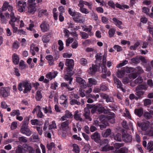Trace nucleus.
<instances>
[{
    "label": "nucleus",
    "instance_id": "nucleus-59",
    "mask_svg": "<svg viewBox=\"0 0 153 153\" xmlns=\"http://www.w3.org/2000/svg\"><path fill=\"white\" fill-rule=\"evenodd\" d=\"M79 10L82 13L85 14H88L89 12L87 9L84 8L83 7L82 8H80Z\"/></svg>",
    "mask_w": 153,
    "mask_h": 153
},
{
    "label": "nucleus",
    "instance_id": "nucleus-53",
    "mask_svg": "<svg viewBox=\"0 0 153 153\" xmlns=\"http://www.w3.org/2000/svg\"><path fill=\"white\" fill-rule=\"evenodd\" d=\"M58 44L59 46V51H61L64 48L63 43L61 40H59L58 41Z\"/></svg>",
    "mask_w": 153,
    "mask_h": 153
},
{
    "label": "nucleus",
    "instance_id": "nucleus-47",
    "mask_svg": "<svg viewBox=\"0 0 153 153\" xmlns=\"http://www.w3.org/2000/svg\"><path fill=\"white\" fill-rule=\"evenodd\" d=\"M57 127L56 124L55 123V122L54 121L52 122V123L49 125L48 126V128L49 130L51 129H56V128Z\"/></svg>",
    "mask_w": 153,
    "mask_h": 153
},
{
    "label": "nucleus",
    "instance_id": "nucleus-23",
    "mask_svg": "<svg viewBox=\"0 0 153 153\" xmlns=\"http://www.w3.org/2000/svg\"><path fill=\"white\" fill-rule=\"evenodd\" d=\"M117 76L120 78L123 77L125 74V68H123L121 70H119L117 72Z\"/></svg>",
    "mask_w": 153,
    "mask_h": 153
},
{
    "label": "nucleus",
    "instance_id": "nucleus-11",
    "mask_svg": "<svg viewBox=\"0 0 153 153\" xmlns=\"http://www.w3.org/2000/svg\"><path fill=\"white\" fill-rule=\"evenodd\" d=\"M76 81L78 83L80 87L82 89H85L86 88L87 85L86 82L85 80L82 78L77 77H76Z\"/></svg>",
    "mask_w": 153,
    "mask_h": 153
},
{
    "label": "nucleus",
    "instance_id": "nucleus-15",
    "mask_svg": "<svg viewBox=\"0 0 153 153\" xmlns=\"http://www.w3.org/2000/svg\"><path fill=\"white\" fill-rule=\"evenodd\" d=\"M123 140L126 143H131L132 141V137L128 134H124L122 135Z\"/></svg>",
    "mask_w": 153,
    "mask_h": 153
},
{
    "label": "nucleus",
    "instance_id": "nucleus-63",
    "mask_svg": "<svg viewBox=\"0 0 153 153\" xmlns=\"http://www.w3.org/2000/svg\"><path fill=\"white\" fill-rule=\"evenodd\" d=\"M18 139L21 142L26 143L27 142V140L26 139L25 137H19Z\"/></svg>",
    "mask_w": 153,
    "mask_h": 153
},
{
    "label": "nucleus",
    "instance_id": "nucleus-16",
    "mask_svg": "<svg viewBox=\"0 0 153 153\" xmlns=\"http://www.w3.org/2000/svg\"><path fill=\"white\" fill-rule=\"evenodd\" d=\"M91 138L97 143L100 142V135L97 132H96L92 134L91 136Z\"/></svg>",
    "mask_w": 153,
    "mask_h": 153
},
{
    "label": "nucleus",
    "instance_id": "nucleus-17",
    "mask_svg": "<svg viewBox=\"0 0 153 153\" xmlns=\"http://www.w3.org/2000/svg\"><path fill=\"white\" fill-rule=\"evenodd\" d=\"M84 111L83 115L85 119L88 120L89 121H91L92 119L90 116V111L89 109L86 107L84 108Z\"/></svg>",
    "mask_w": 153,
    "mask_h": 153
},
{
    "label": "nucleus",
    "instance_id": "nucleus-45",
    "mask_svg": "<svg viewBox=\"0 0 153 153\" xmlns=\"http://www.w3.org/2000/svg\"><path fill=\"white\" fill-rule=\"evenodd\" d=\"M42 96L40 91H38L36 92V98L37 101H40L42 98Z\"/></svg>",
    "mask_w": 153,
    "mask_h": 153
},
{
    "label": "nucleus",
    "instance_id": "nucleus-28",
    "mask_svg": "<svg viewBox=\"0 0 153 153\" xmlns=\"http://www.w3.org/2000/svg\"><path fill=\"white\" fill-rule=\"evenodd\" d=\"M108 89V87L104 84L102 83L100 85L99 89H98L97 91L95 90V89H94V91H97V92H99L101 91H107Z\"/></svg>",
    "mask_w": 153,
    "mask_h": 153
},
{
    "label": "nucleus",
    "instance_id": "nucleus-31",
    "mask_svg": "<svg viewBox=\"0 0 153 153\" xmlns=\"http://www.w3.org/2000/svg\"><path fill=\"white\" fill-rule=\"evenodd\" d=\"M117 153H127L128 152V149L126 147L122 148L116 150Z\"/></svg>",
    "mask_w": 153,
    "mask_h": 153
},
{
    "label": "nucleus",
    "instance_id": "nucleus-22",
    "mask_svg": "<svg viewBox=\"0 0 153 153\" xmlns=\"http://www.w3.org/2000/svg\"><path fill=\"white\" fill-rule=\"evenodd\" d=\"M82 16L80 13H77L73 17V19L76 22H80L82 21Z\"/></svg>",
    "mask_w": 153,
    "mask_h": 153
},
{
    "label": "nucleus",
    "instance_id": "nucleus-57",
    "mask_svg": "<svg viewBox=\"0 0 153 153\" xmlns=\"http://www.w3.org/2000/svg\"><path fill=\"white\" fill-rule=\"evenodd\" d=\"M131 60L132 62L136 64L140 62L139 59L137 57L133 58Z\"/></svg>",
    "mask_w": 153,
    "mask_h": 153
},
{
    "label": "nucleus",
    "instance_id": "nucleus-42",
    "mask_svg": "<svg viewBox=\"0 0 153 153\" xmlns=\"http://www.w3.org/2000/svg\"><path fill=\"white\" fill-rule=\"evenodd\" d=\"M10 114L12 116H14L16 115L18 116L20 115V114L19 110H14L10 113Z\"/></svg>",
    "mask_w": 153,
    "mask_h": 153
},
{
    "label": "nucleus",
    "instance_id": "nucleus-21",
    "mask_svg": "<svg viewBox=\"0 0 153 153\" xmlns=\"http://www.w3.org/2000/svg\"><path fill=\"white\" fill-rule=\"evenodd\" d=\"M23 146L24 148L27 150V152L28 153H35V150L31 146L27 144H24Z\"/></svg>",
    "mask_w": 153,
    "mask_h": 153
},
{
    "label": "nucleus",
    "instance_id": "nucleus-20",
    "mask_svg": "<svg viewBox=\"0 0 153 153\" xmlns=\"http://www.w3.org/2000/svg\"><path fill=\"white\" fill-rule=\"evenodd\" d=\"M86 107L88 109H91V112L92 114H94L97 111V105L87 104Z\"/></svg>",
    "mask_w": 153,
    "mask_h": 153
},
{
    "label": "nucleus",
    "instance_id": "nucleus-64",
    "mask_svg": "<svg viewBox=\"0 0 153 153\" xmlns=\"http://www.w3.org/2000/svg\"><path fill=\"white\" fill-rule=\"evenodd\" d=\"M144 116L147 119H150L152 117L150 114L148 112H145L144 114Z\"/></svg>",
    "mask_w": 153,
    "mask_h": 153
},
{
    "label": "nucleus",
    "instance_id": "nucleus-25",
    "mask_svg": "<svg viewBox=\"0 0 153 153\" xmlns=\"http://www.w3.org/2000/svg\"><path fill=\"white\" fill-rule=\"evenodd\" d=\"M146 133L149 136H153V123L150 124V126Z\"/></svg>",
    "mask_w": 153,
    "mask_h": 153
},
{
    "label": "nucleus",
    "instance_id": "nucleus-9",
    "mask_svg": "<svg viewBox=\"0 0 153 153\" xmlns=\"http://www.w3.org/2000/svg\"><path fill=\"white\" fill-rule=\"evenodd\" d=\"M0 93L3 97H7L10 95V88L8 87H2L0 89Z\"/></svg>",
    "mask_w": 153,
    "mask_h": 153
},
{
    "label": "nucleus",
    "instance_id": "nucleus-56",
    "mask_svg": "<svg viewBox=\"0 0 153 153\" xmlns=\"http://www.w3.org/2000/svg\"><path fill=\"white\" fill-rule=\"evenodd\" d=\"M116 50L117 52H119L123 50L122 48L118 45H115L113 47Z\"/></svg>",
    "mask_w": 153,
    "mask_h": 153
},
{
    "label": "nucleus",
    "instance_id": "nucleus-48",
    "mask_svg": "<svg viewBox=\"0 0 153 153\" xmlns=\"http://www.w3.org/2000/svg\"><path fill=\"white\" fill-rule=\"evenodd\" d=\"M43 110L44 111L45 113L46 114L47 113H49L50 114L52 113V111L51 110V108L50 106L48 107H43L42 108Z\"/></svg>",
    "mask_w": 153,
    "mask_h": 153
},
{
    "label": "nucleus",
    "instance_id": "nucleus-61",
    "mask_svg": "<svg viewBox=\"0 0 153 153\" xmlns=\"http://www.w3.org/2000/svg\"><path fill=\"white\" fill-rule=\"evenodd\" d=\"M73 41V39L70 37L68 38L66 40V46H68L70 44L72 43Z\"/></svg>",
    "mask_w": 153,
    "mask_h": 153
},
{
    "label": "nucleus",
    "instance_id": "nucleus-4",
    "mask_svg": "<svg viewBox=\"0 0 153 153\" xmlns=\"http://www.w3.org/2000/svg\"><path fill=\"white\" fill-rule=\"evenodd\" d=\"M5 16L7 18H10V19L9 22L10 24H15L14 23L16 22H18L19 21V18L16 17L14 15V13H9L6 12L5 13Z\"/></svg>",
    "mask_w": 153,
    "mask_h": 153
},
{
    "label": "nucleus",
    "instance_id": "nucleus-12",
    "mask_svg": "<svg viewBox=\"0 0 153 153\" xmlns=\"http://www.w3.org/2000/svg\"><path fill=\"white\" fill-rule=\"evenodd\" d=\"M97 111L99 114H101L103 113L105 114H108L110 112L109 110H106L104 107H103L100 104L97 105Z\"/></svg>",
    "mask_w": 153,
    "mask_h": 153
},
{
    "label": "nucleus",
    "instance_id": "nucleus-44",
    "mask_svg": "<svg viewBox=\"0 0 153 153\" xmlns=\"http://www.w3.org/2000/svg\"><path fill=\"white\" fill-rule=\"evenodd\" d=\"M114 139L117 141H121L122 140L121 134L117 133L114 136Z\"/></svg>",
    "mask_w": 153,
    "mask_h": 153
},
{
    "label": "nucleus",
    "instance_id": "nucleus-54",
    "mask_svg": "<svg viewBox=\"0 0 153 153\" xmlns=\"http://www.w3.org/2000/svg\"><path fill=\"white\" fill-rule=\"evenodd\" d=\"M144 105L145 106L150 105L152 103L151 100L149 99H146L143 100Z\"/></svg>",
    "mask_w": 153,
    "mask_h": 153
},
{
    "label": "nucleus",
    "instance_id": "nucleus-50",
    "mask_svg": "<svg viewBox=\"0 0 153 153\" xmlns=\"http://www.w3.org/2000/svg\"><path fill=\"white\" fill-rule=\"evenodd\" d=\"M140 44L139 42H137L134 44V45H132L130 47V49L131 50H135L137 47L140 45Z\"/></svg>",
    "mask_w": 153,
    "mask_h": 153
},
{
    "label": "nucleus",
    "instance_id": "nucleus-55",
    "mask_svg": "<svg viewBox=\"0 0 153 153\" xmlns=\"http://www.w3.org/2000/svg\"><path fill=\"white\" fill-rule=\"evenodd\" d=\"M124 145V144L123 143H115L114 144V146L116 149H118L122 146Z\"/></svg>",
    "mask_w": 153,
    "mask_h": 153
},
{
    "label": "nucleus",
    "instance_id": "nucleus-7",
    "mask_svg": "<svg viewBox=\"0 0 153 153\" xmlns=\"http://www.w3.org/2000/svg\"><path fill=\"white\" fill-rule=\"evenodd\" d=\"M7 9L10 13H11V12L14 13L15 10L13 9V6L9 4V2L5 1L2 6V10L5 11Z\"/></svg>",
    "mask_w": 153,
    "mask_h": 153
},
{
    "label": "nucleus",
    "instance_id": "nucleus-10",
    "mask_svg": "<svg viewBox=\"0 0 153 153\" xmlns=\"http://www.w3.org/2000/svg\"><path fill=\"white\" fill-rule=\"evenodd\" d=\"M74 65V61L72 59H66L65 65L68 67L67 71L68 72L73 70Z\"/></svg>",
    "mask_w": 153,
    "mask_h": 153
},
{
    "label": "nucleus",
    "instance_id": "nucleus-39",
    "mask_svg": "<svg viewBox=\"0 0 153 153\" xmlns=\"http://www.w3.org/2000/svg\"><path fill=\"white\" fill-rule=\"evenodd\" d=\"M113 148V147H111V148H110L109 145H106L102 148L101 151L102 152L107 151L110 150H112Z\"/></svg>",
    "mask_w": 153,
    "mask_h": 153
},
{
    "label": "nucleus",
    "instance_id": "nucleus-51",
    "mask_svg": "<svg viewBox=\"0 0 153 153\" xmlns=\"http://www.w3.org/2000/svg\"><path fill=\"white\" fill-rule=\"evenodd\" d=\"M143 80L141 76H139L134 81L135 84H139L143 82Z\"/></svg>",
    "mask_w": 153,
    "mask_h": 153
},
{
    "label": "nucleus",
    "instance_id": "nucleus-41",
    "mask_svg": "<svg viewBox=\"0 0 153 153\" xmlns=\"http://www.w3.org/2000/svg\"><path fill=\"white\" fill-rule=\"evenodd\" d=\"M24 150V149L22 146L18 145L16 150V153H23V151Z\"/></svg>",
    "mask_w": 153,
    "mask_h": 153
},
{
    "label": "nucleus",
    "instance_id": "nucleus-34",
    "mask_svg": "<svg viewBox=\"0 0 153 153\" xmlns=\"http://www.w3.org/2000/svg\"><path fill=\"white\" fill-rule=\"evenodd\" d=\"M47 148L48 151H51L52 148H55V146L54 143L52 142L50 143H48L47 145Z\"/></svg>",
    "mask_w": 153,
    "mask_h": 153
},
{
    "label": "nucleus",
    "instance_id": "nucleus-1",
    "mask_svg": "<svg viewBox=\"0 0 153 153\" xmlns=\"http://www.w3.org/2000/svg\"><path fill=\"white\" fill-rule=\"evenodd\" d=\"M29 119L27 117L24 119L20 129V132L22 134H25L27 136H30L32 134V131L28 128Z\"/></svg>",
    "mask_w": 153,
    "mask_h": 153
},
{
    "label": "nucleus",
    "instance_id": "nucleus-43",
    "mask_svg": "<svg viewBox=\"0 0 153 153\" xmlns=\"http://www.w3.org/2000/svg\"><path fill=\"white\" fill-rule=\"evenodd\" d=\"M64 79L67 81H69L68 84H71V82L73 80V78L69 75L66 74L64 76Z\"/></svg>",
    "mask_w": 153,
    "mask_h": 153
},
{
    "label": "nucleus",
    "instance_id": "nucleus-8",
    "mask_svg": "<svg viewBox=\"0 0 153 153\" xmlns=\"http://www.w3.org/2000/svg\"><path fill=\"white\" fill-rule=\"evenodd\" d=\"M18 5V10L19 11L22 12L25 11L26 6V3L23 0H16Z\"/></svg>",
    "mask_w": 153,
    "mask_h": 153
},
{
    "label": "nucleus",
    "instance_id": "nucleus-14",
    "mask_svg": "<svg viewBox=\"0 0 153 153\" xmlns=\"http://www.w3.org/2000/svg\"><path fill=\"white\" fill-rule=\"evenodd\" d=\"M40 27L41 31L43 32H47L49 29V26L48 23L45 22H43L40 24Z\"/></svg>",
    "mask_w": 153,
    "mask_h": 153
},
{
    "label": "nucleus",
    "instance_id": "nucleus-38",
    "mask_svg": "<svg viewBox=\"0 0 153 153\" xmlns=\"http://www.w3.org/2000/svg\"><path fill=\"white\" fill-rule=\"evenodd\" d=\"M68 119L72 118L73 117V115L69 111L67 110L65 111V114Z\"/></svg>",
    "mask_w": 153,
    "mask_h": 153
},
{
    "label": "nucleus",
    "instance_id": "nucleus-24",
    "mask_svg": "<svg viewBox=\"0 0 153 153\" xmlns=\"http://www.w3.org/2000/svg\"><path fill=\"white\" fill-rule=\"evenodd\" d=\"M115 114L114 113H111L108 115L107 117V119L109 121L112 123H115Z\"/></svg>",
    "mask_w": 153,
    "mask_h": 153
},
{
    "label": "nucleus",
    "instance_id": "nucleus-32",
    "mask_svg": "<svg viewBox=\"0 0 153 153\" xmlns=\"http://www.w3.org/2000/svg\"><path fill=\"white\" fill-rule=\"evenodd\" d=\"M148 26L147 29L149 33L152 34H153V25L150 22H148Z\"/></svg>",
    "mask_w": 153,
    "mask_h": 153
},
{
    "label": "nucleus",
    "instance_id": "nucleus-37",
    "mask_svg": "<svg viewBox=\"0 0 153 153\" xmlns=\"http://www.w3.org/2000/svg\"><path fill=\"white\" fill-rule=\"evenodd\" d=\"M88 82L91 85H95L97 84V81L95 79L90 78L88 79Z\"/></svg>",
    "mask_w": 153,
    "mask_h": 153
},
{
    "label": "nucleus",
    "instance_id": "nucleus-62",
    "mask_svg": "<svg viewBox=\"0 0 153 153\" xmlns=\"http://www.w3.org/2000/svg\"><path fill=\"white\" fill-rule=\"evenodd\" d=\"M128 61L125 60V61H123L122 62L120 63V64H118L117 65V68H120L123 66L124 65H125L126 64L128 63Z\"/></svg>",
    "mask_w": 153,
    "mask_h": 153
},
{
    "label": "nucleus",
    "instance_id": "nucleus-60",
    "mask_svg": "<svg viewBox=\"0 0 153 153\" xmlns=\"http://www.w3.org/2000/svg\"><path fill=\"white\" fill-rule=\"evenodd\" d=\"M42 41L44 43H48L49 41L48 37L46 36H44L42 38Z\"/></svg>",
    "mask_w": 153,
    "mask_h": 153
},
{
    "label": "nucleus",
    "instance_id": "nucleus-29",
    "mask_svg": "<svg viewBox=\"0 0 153 153\" xmlns=\"http://www.w3.org/2000/svg\"><path fill=\"white\" fill-rule=\"evenodd\" d=\"M113 20L115 24L120 29L123 28L121 26V25L122 24V22L121 21L118 20L116 18H113Z\"/></svg>",
    "mask_w": 153,
    "mask_h": 153
},
{
    "label": "nucleus",
    "instance_id": "nucleus-6",
    "mask_svg": "<svg viewBox=\"0 0 153 153\" xmlns=\"http://www.w3.org/2000/svg\"><path fill=\"white\" fill-rule=\"evenodd\" d=\"M71 122L69 120H67L61 123L59 127L60 130L62 132L68 131L69 129V125Z\"/></svg>",
    "mask_w": 153,
    "mask_h": 153
},
{
    "label": "nucleus",
    "instance_id": "nucleus-36",
    "mask_svg": "<svg viewBox=\"0 0 153 153\" xmlns=\"http://www.w3.org/2000/svg\"><path fill=\"white\" fill-rule=\"evenodd\" d=\"M102 72L103 74L107 75V76L110 75L111 73L109 71L107 72V68L105 66L102 67Z\"/></svg>",
    "mask_w": 153,
    "mask_h": 153
},
{
    "label": "nucleus",
    "instance_id": "nucleus-18",
    "mask_svg": "<svg viewBox=\"0 0 153 153\" xmlns=\"http://www.w3.org/2000/svg\"><path fill=\"white\" fill-rule=\"evenodd\" d=\"M73 116L74 118L76 121H79L80 122L84 121L83 119L81 117V114L79 113L78 111L74 112Z\"/></svg>",
    "mask_w": 153,
    "mask_h": 153
},
{
    "label": "nucleus",
    "instance_id": "nucleus-30",
    "mask_svg": "<svg viewBox=\"0 0 153 153\" xmlns=\"http://www.w3.org/2000/svg\"><path fill=\"white\" fill-rule=\"evenodd\" d=\"M134 113L139 117H141L143 113V110L142 108L135 109L134 110Z\"/></svg>",
    "mask_w": 153,
    "mask_h": 153
},
{
    "label": "nucleus",
    "instance_id": "nucleus-58",
    "mask_svg": "<svg viewBox=\"0 0 153 153\" xmlns=\"http://www.w3.org/2000/svg\"><path fill=\"white\" fill-rule=\"evenodd\" d=\"M80 34L82 39H86L88 38V34L85 32H81Z\"/></svg>",
    "mask_w": 153,
    "mask_h": 153
},
{
    "label": "nucleus",
    "instance_id": "nucleus-5",
    "mask_svg": "<svg viewBox=\"0 0 153 153\" xmlns=\"http://www.w3.org/2000/svg\"><path fill=\"white\" fill-rule=\"evenodd\" d=\"M150 125L149 123L147 121L142 123L138 122L137 123L138 126L140 128L142 131H145L146 133Z\"/></svg>",
    "mask_w": 153,
    "mask_h": 153
},
{
    "label": "nucleus",
    "instance_id": "nucleus-46",
    "mask_svg": "<svg viewBox=\"0 0 153 153\" xmlns=\"http://www.w3.org/2000/svg\"><path fill=\"white\" fill-rule=\"evenodd\" d=\"M70 103L72 105H74L75 104L79 105L81 104V103L79 101L74 99H72L70 101Z\"/></svg>",
    "mask_w": 153,
    "mask_h": 153
},
{
    "label": "nucleus",
    "instance_id": "nucleus-13",
    "mask_svg": "<svg viewBox=\"0 0 153 153\" xmlns=\"http://www.w3.org/2000/svg\"><path fill=\"white\" fill-rule=\"evenodd\" d=\"M99 67L96 65H92L88 71V73L90 74L93 75L98 71Z\"/></svg>",
    "mask_w": 153,
    "mask_h": 153
},
{
    "label": "nucleus",
    "instance_id": "nucleus-52",
    "mask_svg": "<svg viewBox=\"0 0 153 153\" xmlns=\"http://www.w3.org/2000/svg\"><path fill=\"white\" fill-rule=\"evenodd\" d=\"M73 151L76 153H79V149L78 146L76 144H74L73 145Z\"/></svg>",
    "mask_w": 153,
    "mask_h": 153
},
{
    "label": "nucleus",
    "instance_id": "nucleus-35",
    "mask_svg": "<svg viewBox=\"0 0 153 153\" xmlns=\"http://www.w3.org/2000/svg\"><path fill=\"white\" fill-rule=\"evenodd\" d=\"M111 131L110 128L107 129L105 132L102 133L103 136L105 137H107L111 134Z\"/></svg>",
    "mask_w": 153,
    "mask_h": 153
},
{
    "label": "nucleus",
    "instance_id": "nucleus-33",
    "mask_svg": "<svg viewBox=\"0 0 153 153\" xmlns=\"http://www.w3.org/2000/svg\"><path fill=\"white\" fill-rule=\"evenodd\" d=\"M13 61L14 64H17L19 61V58L18 56L16 54L13 55Z\"/></svg>",
    "mask_w": 153,
    "mask_h": 153
},
{
    "label": "nucleus",
    "instance_id": "nucleus-27",
    "mask_svg": "<svg viewBox=\"0 0 153 153\" xmlns=\"http://www.w3.org/2000/svg\"><path fill=\"white\" fill-rule=\"evenodd\" d=\"M58 74L57 71H54L53 73L51 72L48 73L46 76L47 78L50 79L51 80L52 79L54 78L57 76Z\"/></svg>",
    "mask_w": 153,
    "mask_h": 153
},
{
    "label": "nucleus",
    "instance_id": "nucleus-19",
    "mask_svg": "<svg viewBox=\"0 0 153 153\" xmlns=\"http://www.w3.org/2000/svg\"><path fill=\"white\" fill-rule=\"evenodd\" d=\"M114 79L115 83L117 85V87L118 88H119L122 90L123 92H125L126 90L122 87V84L121 81L116 77H114Z\"/></svg>",
    "mask_w": 153,
    "mask_h": 153
},
{
    "label": "nucleus",
    "instance_id": "nucleus-26",
    "mask_svg": "<svg viewBox=\"0 0 153 153\" xmlns=\"http://www.w3.org/2000/svg\"><path fill=\"white\" fill-rule=\"evenodd\" d=\"M36 10L35 4H30L28 7V12L30 13H33Z\"/></svg>",
    "mask_w": 153,
    "mask_h": 153
},
{
    "label": "nucleus",
    "instance_id": "nucleus-40",
    "mask_svg": "<svg viewBox=\"0 0 153 153\" xmlns=\"http://www.w3.org/2000/svg\"><path fill=\"white\" fill-rule=\"evenodd\" d=\"M147 149L149 150V152L153 150V142L150 141L148 143L147 147Z\"/></svg>",
    "mask_w": 153,
    "mask_h": 153
},
{
    "label": "nucleus",
    "instance_id": "nucleus-3",
    "mask_svg": "<svg viewBox=\"0 0 153 153\" xmlns=\"http://www.w3.org/2000/svg\"><path fill=\"white\" fill-rule=\"evenodd\" d=\"M147 87L146 85H138L136 88L135 91L136 95L139 97V98H141L144 94V92L143 90H146Z\"/></svg>",
    "mask_w": 153,
    "mask_h": 153
},
{
    "label": "nucleus",
    "instance_id": "nucleus-49",
    "mask_svg": "<svg viewBox=\"0 0 153 153\" xmlns=\"http://www.w3.org/2000/svg\"><path fill=\"white\" fill-rule=\"evenodd\" d=\"M116 30L114 28H111L108 31V34L109 36L110 37H113L115 33Z\"/></svg>",
    "mask_w": 153,
    "mask_h": 153
},
{
    "label": "nucleus",
    "instance_id": "nucleus-2",
    "mask_svg": "<svg viewBox=\"0 0 153 153\" xmlns=\"http://www.w3.org/2000/svg\"><path fill=\"white\" fill-rule=\"evenodd\" d=\"M30 84L28 81H24L19 84L18 89L20 91H23V93L26 94L30 91L31 89Z\"/></svg>",
    "mask_w": 153,
    "mask_h": 153
}]
</instances>
